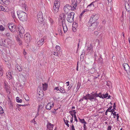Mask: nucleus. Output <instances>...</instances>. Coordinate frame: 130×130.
<instances>
[{"mask_svg": "<svg viewBox=\"0 0 130 130\" xmlns=\"http://www.w3.org/2000/svg\"><path fill=\"white\" fill-rule=\"evenodd\" d=\"M7 9H6L4 7L2 6H0V11H4V12H6Z\"/></svg>", "mask_w": 130, "mask_h": 130, "instance_id": "31", "label": "nucleus"}, {"mask_svg": "<svg viewBox=\"0 0 130 130\" xmlns=\"http://www.w3.org/2000/svg\"><path fill=\"white\" fill-rule=\"evenodd\" d=\"M125 7L126 10L128 12H130V3L127 2L125 4Z\"/></svg>", "mask_w": 130, "mask_h": 130, "instance_id": "13", "label": "nucleus"}, {"mask_svg": "<svg viewBox=\"0 0 130 130\" xmlns=\"http://www.w3.org/2000/svg\"><path fill=\"white\" fill-rule=\"evenodd\" d=\"M60 6V0H56L54 2L53 9V11L55 13H56L58 12Z\"/></svg>", "mask_w": 130, "mask_h": 130, "instance_id": "3", "label": "nucleus"}, {"mask_svg": "<svg viewBox=\"0 0 130 130\" xmlns=\"http://www.w3.org/2000/svg\"><path fill=\"white\" fill-rule=\"evenodd\" d=\"M3 69H2V68L1 67H0V76H2V75H3Z\"/></svg>", "mask_w": 130, "mask_h": 130, "instance_id": "40", "label": "nucleus"}, {"mask_svg": "<svg viewBox=\"0 0 130 130\" xmlns=\"http://www.w3.org/2000/svg\"><path fill=\"white\" fill-rule=\"evenodd\" d=\"M41 107V109L42 108V105H41V106H40V105H39L38 107V111H39L40 110V107Z\"/></svg>", "mask_w": 130, "mask_h": 130, "instance_id": "53", "label": "nucleus"}, {"mask_svg": "<svg viewBox=\"0 0 130 130\" xmlns=\"http://www.w3.org/2000/svg\"><path fill=\"white\" fill-rule=\"evenodd\" d=\"M102 95H103V98H102V99H103L104 98H106L108 97V94L107 93L104 94H103Z\"/></svg>", "mask_w": 130, "mask_h": 130, "instance_id": "42", "label": "nucleus"}, {"mask_svg": "<svg viewBox=\"0 0 130 130\" xmlns=\"http://www.w3.org/2000/svg\"><path fill=\"white\" fill-rule=\"evenodd\" d=\"M99 17V15L96 14H93L91 17L90 20L88 22V24H91V23L92 22H96L97 21Z\"/></svg>", "mask_w": 130, "mask_h": 130, "instance_id": "6", "label": "nucleus"}, {"mask_svg": "<svg viewBox=\"0 0 130 130\" xmlns=\"http://www.w3.org/2000/svg\"><path fill=\"white\" fill-rule=\"evenodd\" d=\"M64 16L65 15L64 14L62 13L61 14H60L59 19H60L61 20H62V21H63V20H64Z\"/></svg>", "mask_w": 130, "mask_h": 130, "instance_id": "28", "label": "nucleus"}, {"mask_svg": "<svg viewBox=\"0 0 130 130\" xmlns=\"http://www.w3.org/2000/svg\"><path fill=\"white\" fill-rule=\"evenodd\" d=\"M81 0H75V3L71 4V5L73 7H76L77 5V3H80Z\"/></svg>", "mask_w": 130, "mask_h": 130, "instance_id": "26", "label": "nucleus"}, {"mask_svg": "<svg viewBox=\"0 0 130 130\" xmlns=\"http://www.w3.org/2000/svg\"><path fill=\"white\" fill-rule=\"evenodd\" d=\"M25 3V2L24 0H20L19 2V4L23 8H25L26 6Z\"/></svg>", "mask_w": 130, "mask_h": 130, "instance_id": "20", "label": "nucleus"}, {"mask_svg": "<svg viewBox=\"0 0 130 130\" xmlns=\"http://www.w3.org/2000/svg\"><path fill=\"white\" fill-rule=\"evenodd\" d=\"M62 26H60L58 28V31L60 35H61L62 34Z\"/></svg>", "mask_w": 130, "mask_h": 130, "instance_id": "30", "label": "nucleus"}, {"mask_svg": "<svg viewBox=\"0 0 130 130\" xmlns=\"http://www.w3.org/2000/svg\"><path fill=\"white\" fill-rule=\"evenodd\" d=\"M5 29V28L3 26V25H0V30L1 31H4Z\"/></svg>", "mask_w": 130, "mask_h": 130, "instance_id": "39", "label": "nucleus"}, {"mask_svg": "<svg viewBox=\"0 0 130 130\" xmlns=\"http://www.w3.org/2000/svg\"><path fill=\"white\" fill-rule=\"evenodd\" d=\"M50 18L51 19L50 20V22L51 24H52L53 23V21L51 18Z\"/></svg>", "mask_w": 130, "mask_h": 130, "instance_id": "63", "label": "nucleus"}, {"mask_svg": "<svg viewBox=\"0 0 130 130\" xmlns=\"http://www.w3.org/2000/svg\"><path fill=\"white\" fill-rule=\"evenodd\" d=\"M76 9L75 7H73L72 6H70L69 4H66L63 7V10L65 13H68L70 10H74Z\"/></svg>", "mask_w": 130, "mask_h": 130, "instance_id": "5", "label": "nucleus"}, {"mask_svg": "<svg viewBox=\"0 0 130 130\" xmlns=\"http://www.w3.org/2000/svg\"><path fill=\"white\" fill-rule=\"evenodd\" d=\"M71 130H75L74 127V126L73 124L72 125V126L71 127Z\"/></svg>", "mask_w": 130, "mask_h": 130, "instance_id": "52", "label": "nucleus"}, {"mask_svg": "<svg viewBox=\"0 0 130 130\" xmlns=\"http://www.w3.org/2000/svg\"><path fill=\"white\" fill-rule=\"evenodd\" d=\"M117 115H116L117 116V121H119V116L118 115L119 114L118 113H117Z\"/></svg>", "mask_w": 130, "mask_h": 130, "instance_id": "56", "label": "nucleus"}, {"mask_svg": "<svg viewBox=\"0 0 130 130\" xmlns=\"http://www.w3.org/2000/svg\"><path fill=\"white\" fill-rule=\"evenodd\" d=\"M10 104L9 105V106L11 108L13 106V104L11 102H10Z\"/></svg>", "mask_w": 130, "mask_h": 130, "instance_id": "54", "label": "nucleus"}, {"mask_svg": "<svg viewBox=\"0 0 130 130\" xmlns=\"http://www.w3.org/2000/svg\"><path fill=\"white\" fill-rule=\"evenodd\" d=\"M109 83V82H106V85L107 86H108V87L110 85V84Z\"/></svg>", "mask_w": 130, "mask_h": 130, "instance_id": "60", "label": "nucleus"}, {"mask_svg": "<svg viewBox=\"0 0 130 130\" xmlns=\"http://www.w3.org/2000/svg\"><path fill=\"white\" fill-rule=\"evenodd\" d=\"M86 124L84 123V130H85V129H86V128L87 127L86 126Z\"/></svg>", "mask_w": 130, "mask_h": 130, "instance_id": "55", "label": "nucleus"}, {"mask_svg": "<svg viewBox=\"0 0 130 130\" xmlns=\"http://www.w3.org/2000/svg\"><path fill=\"white\" fill-rule=\"evenodd\" d=\"M4 89L5 90L6 92L9 94L10 93V86L9 85L6 86L4 87Z\"/></svg>", "mask_w": 130, "mask_h": 130, "instance_id": "17", "label": "nucleus"}, {"mask_svg": "<svg viewBox=\"0 0 130 130\" xmlns=\"http://www.w3.org/2000/svg\"><path fill=\"white\" fill-rule=\"evenodd\" d=\"M9 0H6L5 2H4L3 3L5 4L6 5H8L9 4Z\"/></svg>", "mask_w": 130, "mask_h": 130, "instance_id": "46", "label": "nucleus"}, {"mask_svg": "<svg viewBox=\"0 0 130 130\" xmlns=\"http://www.w3.org/2000/svg\"><path fill=\"white\" fill-rule=\"evenodd\" d=\"M56 51L58 52L59 51L60 49V47L58 45H56L55 47Z\"/></svg>", "mask_w": 130, "mask_h": 130, "instance_id": "41", "label": "nucleus"}, {"mask_svg": "<svg viewBox=\"0 0 130 130\" xmlns=\"http://www.w3.org/2000/svg\"><path fill=\"white\" fill-rule=\"evenodd\" d=\"M47 129L50 130H53L54 126V125L52 124L51 123L48 122L46 125Z\"/></svg>", "mask_w": 130, "mask_h": 130, "instance_id": "15", "label": "nucleus"}, {"mask_svg": "<svg viewBox=\"0 0 130 130\" xmlns=\"http://www.w3.org/2000/svg\"><path fill=\"white\" fill-rule=\"evenodd\" d=\"M112 126H108L107 129V130H111Z\"/></svg>", "mask_w": 130, "mask_h": 130, "instance_id": "51", "label": "nucleus"}, {"mask_svg": "<svg viewBox=\"0 0 130 130\" xmlns=\"http://www.w3.org/2000/svg\"><path fill=\"white\" fill-rule=\"evenodd\" d=\"M6 76L7 78L9 79H10L11 78L12 76L10 71H8L6 73Z\"/></svg>", "mask_w": 130, "mask_h": 130, "instance_id": "24", "label": "nucleus"}, {"mask_svg": "<svg viewBox=\"0 0 130 130\" xmlns=\"http://www.w3.org/2000/svg\"><path fill=\"white\" fill-rule=\"evenodd\" d=\"M98 34V31H95L94 32V34L95 35H97Z\"/></svg>", "mask_w": 130, "mask_h": 130, "instance_id": "62", "label": "nucleus"}, {"mask_svg": "<svg viewBox=\"0 0 130 130\" xmlns=\"http://www.w3.org/2000/svg\"><path fill=\"white\" fill-rule=\"evenodd\" d=\"M113 114V116H116L117 115V114H116V112L114 111V112H113V113H111V114Z\"/></svg>", "mask_w": 130, "mask_h": 130, "instance_id": "59", "label": "nucleus"}, {"mask_svg": "<svg viewBox=\"0 0 130 130\" xmlns=\"http://www.w3.org/2000/svg\"><path fill=\"white\" fill-rule=\"evenodd\" d=\"M84 12H82L80 14L79 17L80 18H81V17L82 16V15H83V14L84 13Z\"/></svg>", "mask_w": 130, "mask_h": 130, "instance_id": "64", "label": "nucleus"}, {"mask_svg": "<svg viewBox=\"0 0 130 130\" xmlns=\"http://www.w3.org/2000/svg\"><path fill=\"white\" fill-rule=\"evenodd\" d=\"M116 103H114L113 106V109H111L110 111H111V113H113V112H114L115 111V110H116Z\"/></svg>", "mask_w": 130, "mask_h": 130, "instance_id": "32", "label": "nucleus"}, {"mask_svg": "<svg viewBox=\"0 0 130 130\" xmlns=\"http://www.w3.org/2000/svg\"><path fill=\"white\" fill-rule=\"evenodd\" d=\"M54 90H56L57 91H58V92L59 93L60 92V90L58 87H55L54 89Z\"/></svg>", "mask_w": 130, "mask_h": 130, "instance_id": "45", "label": "nucleus"}, {"mask_svg": "<svg viewBox=\"0 0 130 130\" xmlns=\"http://www.w3.org/2000/svg\"><path fill=\"white\" fill-rule=\"evenodd\" d=\"M18 29V30L19 33V34L21 37L22 36H23V34H24L25 30L24 28L21 26H19Z\"/></svg>", "mask_w": 130, "mask_h": 130, "instance_id": "9", "label": "nucleus"}, {"mask_svg": "<svg viewBox=\"0 0 130 130\" xmlns=\"http://www.w3.org/2000/svg\"><path fill=\"white\" fill-rule=\"evenodd\" d=\"M37 18H41L43 17L42 14L41 12H40L38 13L37 15Z\"/></svg>", "mask_w": 130, "mask_h": 130, "instance_id": "34", "label": "nucleus"}, {"mask_svg": "<svg viewBox=\"0 0 130 130\" xmlns=\"http://www.w3.org/2000/svg\"><path fill=\"white\" fill-rule=\"evenodd\" d=\"M30 35L29 34H26L24 35V39L25 41L27 44L30 42Z\"/></svg>", "mask_w": 130, "mask_h": 130, "instance_id": "12", "label": "nucleus"}, {"mask_svg": "<svg viewBox=\"0 0 130 130\" xmlns=\"http://www.w3.org/2000/svg\"><path fill=\"white\" fill-rule=\"evenodd\" d=\"M9 85L8 83L6 81H4V87Z\"/></svg>", "mask_w": 130, "mask_h": 130, "instance_id": "48", "label": "nucleus"}, {"mask_svg": "<svg viewBox=\"0 0 130 130\" xmlns=\"http://www.w3.org/2000/svg\"><path fill=\"white\" fill-rule=\"evenodd\" d=\"M44 39L43 38H42L40 40L38 41L37 43V45L39 46H40L43 44L44 43Z\"/></svg>", "mask_w": 130, "mask_h": 130, "instance_id": "18", "label": "nucleus"}, {"mask_svg": "<svg viewBox=\"0 0 130 130\" xmlns=\"http://www.w3.org/2000/svg\"><path fill=\"white\" fill-rule=\"evenodd\" d=\"M94 3L95 2H93L87 6V8H88V9L91 10L94 8L95 6L94 4Z\"/></svg>", "mask_w": 130, "mask_h": 130, "instance_id": "11", "label": "nucleus"}, {"mask_svg": "<svg viewBox=\"0 0 130 130\" xmlns=\"http://www.w3.org/2000/svg\"><path fill=\"white\" fill-rule=\"evenodd\" d=\"M6 44H7V47H11L12 44V40L10 39H6Z\"/></svg>", "mask_w": 130, "mask_h": 130, "instance_id": "14", "label": "nucleus"}, {"mask_svg": "<svg viewBox=\"0 0 130 130\" xmlns=\"http://www.w3.org/2000/svg\"><path fill=\"white\" fill-rule=\"evenodd\" d=\"M79 120L80 122L82 123H85L86 124L87 122L85 121V120L84 119H81L79 118Z\"/></svg>", "mask_w": 130, "mask_h": 130, "instance_id": "36", "label": "nucleus"}, {"mask_svg": "<svg viewBox=\"0 0 130 130\" xmlns=\"http://www.w3.org/2000/svg\"><path fill=\"white\" fill-rule=\"evenodd\" d=\"M97 96H98L95 93L93 94L91 93L90 94L88 93L85 96H83V98L86 100H89L91 102L95 101L97 100Z\"/></svg>", "mask_w": 130, "mask_h": 130, "instance_id": "1", "label": "nucleus"}, {"mask_svg": "<svg viewBox=\"0 0 130 130\" xmlns=\"http://www.w3.org/2000/svg\"><path fill=\"white\" fill-rule=\"evenodd\" d=\"M124 70L126 71V72H128L130 70V68L128 64L126 63H124L123 64Z\"/></svg>", "mask_w": 130, "mask_h": 130, "instance_id": "10", "label": "nucleus"}, {"mask_svg": "<svg viewBox=\"0 0 130 130\" xmlns=\"http://www.w3.org/2000/svg\"><path fill=\"white\" fill-rule=\"evenodd\" d=\"M73 31L74 32H75L76 31V28L74 27V28H73Z\"/></svg>", "mask_w": 130, "mask_h": 130, "instance_id": "61", "label": "nucleus"}, {"mask_svg": "<svg viewBox=\"0 0 130 130\" xmlns=\"http://www.w3.org/2000/svg\"><path fill=\"white\" fill-rule=\"evenodd\" d=\"M95 94H97L98 96H97V97H99L100 98H103L102 95V94L101 92H100L99 93V94H98L96 92L95 93Z\"/></svg>", "mask_w": 130, "mask_h": 130, "instance_id": "37", "label": "nucleus"}, {"mask_svg": "<svg viewBox=\"0 0 130 130\" xmlns=\"http://www.w3.org/2000/svg\"><path fill=\"white\" fill-rule=\"evenodd\" d=\"M74 14L75 13L74 12H71L67 14V20L68 22L72 23L74 21L73 18Z\"/></svg>", "mask_w": 130, "mask_h": 130, "instance_id": "7", "label": "nucleus"}, {"mask_svg": "<svg viewBox=\"0 0 130 130\" xmlns=\"http://www.w3.org/2000/svg\"><path fill=\"white\" fill-rule=\"evenodd\" d=\"M74 117L75 121H76V122H77V119L76 116L75 115H74Z\"/></svg>", "mask_w": 130, "mask_h": 130, "instance_id": "50", "label": "nucleus"}, {"mask_svg": "<svg viewBox=\"0 0 130 130\" xmlns=\"http://www.w3.org/2000/svg\"><path fill=\"white\" fill-rule=\"evenodd\" d=\"M11 15L13 18L14 19L16 18V16L17 15V12L15 13V11L13 10H12L11 11Z\"/></svg>", "mask_w": 130, "mask_h": 130, "instance_id": "21", "label": "nucleus"}, {"mask_svg": "<svg viewBox=\"0 0 130 130\" xmlns=\"http://www.w3.org/2000/svg\"><path fill=\"white\" fill-rule=\"evenodd\" d=\"M60 92L62 93H66V91L62 87H60Z\"/></svg>", "mask_w": 130, "mask_h": 130, "instance_id": "33", "label": "nucleus"}, {"mask_svg": "<svg viewBox=\"0 0 130 130\" xmlns=\"http://www.w3.org/2000/svg\"><path fill=\"white\" fill-rule=\"evenodd\" d=\"M17 15L19 19L22 21L26 20L27 14L26 13L22 11H19L17 12Z\"/></svg>", "mask_w": 130, "mask_h": 130, "instance_id": "2", "label": "nucleus"}, {"mask_svg": "<svg viewBox=\"0 0 130 130\" xmlns=\"http://www.w3.org/2000/svg\"><path fill=\"white\" fill-rule=\"evenodd\" d=\"M85 53V51H84V50H83L82 53L81 54L80 56L81 59H82V60H83Z\"/></svg>", "mask_w": 130, "mask_h": 130, "instance_id": "38", "label": "nucleus"}, {"mask_svg": "<svg viewBox=\"0 0 130 130\" xmlns=\"http://www.w3.org/2000/svg\"><path fill=\"white\" fill-rule=\"evenodd\" d=\"M16 101L18 103H21L22 102V100L21 99H20L19 97H17L16 98Z\"/></svg>", "mask_w": 130, "mask_h": 130, "instance_id": "35", "label": "nucleus"}, {"mask_svg": "<svg viewBox=\"0 0 130 130\" xmlns=\"http://www.w3.org/2000/svg\"><path fill=\"white\" fill-rule=\"evenodd\" d=\"M15 69L17 71L20 72L22 71V68L20 66L17 64L16 66Z\"/></svg>", "mask_w": 130, "mask_h": 130, "instance_id": "23", "label": "nucleus"}, {"mask_svg": "<svg viewBox=\"0 0 130 130\" xmlns=\"http://www.w3.org/2000/svg\"><path fill=\"white\" fill-rule=\"evenodd\" d=\"M48 87L47 84L45 83L42 84L43 88L44 91L46 90Z\"/></svg>", "mask_w": 130, "mask_h": 130, "instance_id": "27", "label": "nucleus"}, {"mask_svg": "<svg viewBox=\"0 0 130 130\" xmlns=\"http://www.w3.org/2000/svg\"><path fill=\"white\" fill-rule=\"evenodd\" d=\"M22 106V105H19V104H17L16 106L18 108H20L21 106Z\"/></svg>", "mask_w": 130, "mask_h": 130, "instance_id": "58", "label": "nucleus"}, {"mask_svg": "<svg viewBox=\"0 0 130 130\" xmlns=\"http://www.w3.org/2000/svg\"><path fill=\"white\" fill-rule=\"evenodd\" d=\"M112 107V106H110L109 108L107 110V111L111 112V111H110V110L111 109Z\"/></svg>", "mask_w": 130, "mask_h": 130, "instance_id": "47", "label": "nucleus"}, {"mask_svg": "<svg viewBox=\"0 0 130 130\" xmlns=\"http://www.w3.org/2000/svg\"><path fill=\"white\" fill-rule=\"evenodd\" d=\"M6 36H7V37H9L10 36V33H9V32H8V33H7L6 34Z\"/></svg>", "mask_w": 130, "mask_h": 130, "instance_id": "57", "label": "nucleus"}, {"mask_svg": "<svg viewBox=\"0 0 130 130\" xmlns=\"http://www.w3.org/2000/svg\"><path fill=\"white\" fill-rule=\"evenodd\" d=\"M63 120L66 124H68L69 121L67 120L66 118L65 119H64Z\"/></svg>", "mask_w": 130, "mask_h": 130, "instance_id": "49", "label": "nucleus"}, {"mask_svg": "<svg viewBox=\"0 0 130 130\" xmlns=\"http://www.w3.org/2000/svg\"><path fill=\"white\" fill-rule=\"evenodd\" d=\"M8 26L9 29L12 32H14L16 30L15 26L12 24L10 23V24H8Z\"/></svg>", "mask_w": 130, "mask_h": 130, "instance_id": "8", "label": "nucleus"}, {"mask_svg": "<svg viewBox=\"0 0 130 130\" xmlns=\"http://www.w3.org/2000/svg\"><path fill=\"white\" fill-rule=\"evenodd\" d=\"M93 50V46L91 44H90V46L88 47L87 49V51H92Z\"/></svg>", "mask_w": 130, "mask_h": 130, "instance_id": "29", "label": "nucleus"}, {"mask_svg": "<svg viewBox=\"0 0 130 130\" xmlns=\"http://www.w3.org/2000/svg\"><path fill=\"white\" fill-rule=\"evenodd\" d=\"M53 106V104H52V106H51V105L50 103H48L46 106L45 108L47 109L50 110V109H51V107H52V106Z\"/></svg>", "mask_w": 130, "mask_h": 130, "instance_id": "25", "label": "nucleus"}, {"mask_svg": "<svg viewBox=\"0 0 130 130\" xmlns=\"http://www.w3.org/2000/svg\"><path fill=\"white\" fill-rule=\"evenodd\" d=\"M4 110L2 107L0 106V113L1 114L3 113L4 112Z\"/></svg>", "mask_w": 130, "mask_h": 130, "instance_id": "44", "label": "nucleus"}, {"mask_svg": "<svg viewBox=\"0 0 130 130\" xmlns=\"http://www.w3.org/2000/svg\"><path fill=\"white\" fill-rule=\"evenodd\" d=\"M37 99L40 98V99H42L43 98L42 95H41L39 93L38 94V95H37Z\"/></svg>", "mask_w": 130, "mask_h": 130, "instance_id": "43", "label": "nucleus"}, {"mask_svg": "<svg viewBox=\"0 0 130 130\" xmlns=\"http://www.w3.org/2000/svg\"><path fill=\"white\" fill-rule=\"evenodd\" d=\"M99 24L98 22H92V23H91V24H89L88 23L87 24V26L90 27L89 28L90 29L91 31H93L97 27L98 25Z\"/></svg>", "mask_w": 130, "mask_h": 130, "instance_id": "4", "label": "nucleus"}, {"mask_svg": "<svg viewBox=\"0 0 130 130\" xmlns=\"http://www.w3.org/2000/svg\"><path fill=\"white\" fill-rule=\"evenodd\" d=\"M38 21L41 25H43L44 24V22H43V18H37Z\"/></svg>", "mask_w": 130, "mask_h": 130, "instance_id": "22", "label": "nucleus"}, {"mask_svg": "<svg viewBox=\"0 0 130 130\" xmlns=\"http://www.w3.org/2000/svg\"><path fill=\"white\" fill-rule=\"evenodd\" d=\"M6 39H1V41H2V42L1 43H0V45L5 47L7 46V44H6Z\"/></svg>", "mask_w": 130, "mask_h": 130, "instance_id": "19", "label": "nucleus"}, {"mask_svg": "<svg viewBox=\"0 0 130 130\" xmlns=\"http://www.w3.org/2000/svg\"><path fill=\"white\" fill-rule=\"evenodd\" d=\"M62 28L63 29V31L64 32H66L68 30V28L67 26L66 25L65 23L64 22H63L62 21Z\"/></svg>", "mask_w": 130, "mask_h": 130, "instance_id": "16", "label": "nucleus"}]
</instances>
